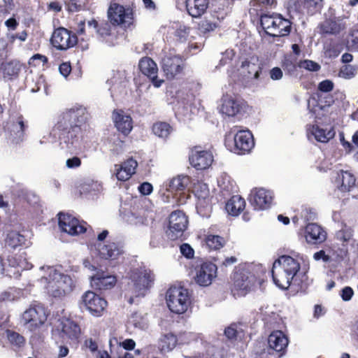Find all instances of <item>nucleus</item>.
<instances>
[{"instance_id":"nucleus-38","label":"nucleus","mask_w":358,"mask_h":358,"mask_svg":"<svg viewBox=\"0 0 358 358\" xmlns=\"http://www.w3.org/2000/svg\"><path fill=\"white\" fill-rule=\"evenodd\" d=\"M347 254V249L343 248L341 250L338 254H335L331 251L326 252L325 250H320L313 255V259L315 261L322 260V262L327 263L332 261H339L343 259Z\"/></svg>"},{"instance_id":"nucleus-5","label":"nucleus","mask_w":358,"mask_h":358,"mask_svg":"<svg viewBox=\"0 0 358 358\" xmlns=\"http://www.w3.org/2000/svg\"><path fill=\"white\" fill-rule=\"evenodd\" d=\"M234 131L226 136V147L235 153L241 155L249 152L255 145L252 134L248 130L238 131L232 135Z\"/></svg>"},{"instance_id":"nucleus-16","label":"nucleus","mask_w":358,"mask_h":358,"mask_svg":"<svg viewBox=\"0 0 358 358\" xmlns=\"http://www.w3.org/2000/svg\"><path fill=\"white\" fill-rule=\"evenodd\" d=\"M272 277L274 283L280 289H287L291 285L292 283L299 286L301 282L306 280L307 277L304 273L302 276L303 279L297 280L292 274L288 272H285L282 270L278 264L273 263L272 268Z\"/></svg>"},{"instance_id":"nucleus-26","label":"nucleus","mask_w":358,"mask_h":358,"mask_svg":"<svg viewBox=\"0 0 358 358\" xmlns=\"http://www.w3.org/2000/svg\"><path fill=\"white\" fill-rule=\"evenodd\" d=\"M90 283L92 287L99 290L109 289L116 283V278L103 271H97L90 277Z\"/></svg>"},{"instance_id":"nucleus-47","label":"nucleus","mask_w":358,"mask_h":358,"mask_svg":"<svg viewBox=\"0 0 358 358\" xmlns=\"http://www.w3.org/2000/svg\"><path fill=\"white\" fill-rule=\"evenodd\" d=\"M358 67L354 65L347 64L341 68L338 76L345 79L354 78L357 73Z\"/></svg>"},{"instance_id":"nucleus-59","label":"nucleus","mask_w":358,"mask_h":358,"mask_svg":"<svg viewBox=\"0 0 358 358\" xmlns=\"http://www.w3.org/2000/svg\"><path fill=\"white\" fill-rule=\"evenodd\" d=\"M123 166L127 167V171L131 172V174H134L136 172V169L138 166V163L133 158H129L127 161L122 163Z\"/></svg>"},{"instance_id":"nucleus-23","label":"nucleus","mask_w":358,"mask_h":358,"mask_svg":"<svg viewBox=\"0 0 358 358\" xmlns=\"http://www.w3.org/2000/svg\"><path fill=\"white\" fill-rule=\"evenodd\" d=\"M112 119L117 129L125 136H127L133 129V120L127 112L117 109L114 110Z\"/></svg>"},{"instance_id":"nucleus-15","label":"nucleus","mask_w":358,"mask_h":358,"mask_svg":"<svg viewBox=\"0 0 358 358\" xmlns=\"http://www.w3.org/2000/svg\"><path fill=\"white\" fill-rule=\"evenodd\" d=\"M87 224L80 223L76 217L69 214H59V227L60 229L71 236L84 233L87 230Z\"/></svg>"},{"instance_id":"nucleus-62","label":"nucleus","mask_w":358,"mask_h":358,"mask_svg":"<svg viewBox=\"0 0 358 358\" xmlns=\"http://www.w3.org/2000/svg\"><path fill=\"white\" fill-rule=\"evenodd\" d=\"M200 29L203 32H209L213 31L216 28V24L208 20L202 21L200 24Z\"/></svg>"},{"instance_id":"nucleus-49","label":"nucleus","mask_w":358,"mask_h":358,"mask_svg":"<svg viewBox=\"0 0 358 358\" xmlns=\"http://www.w3.org/2000/svg\"><path fill=\"white\" fill-rule=\"evenodd\" d=\"M115 169L116 171V177L119 180L126 181L133 175L131 172L127 171V167L123 166L122 164L121 165H115Z\"/></svg>"},{"instance_id":"nucleus-55","label":"nucleus","mask_w":358,"mask_h":358,"mask_svg":"<svg viewBox=\"0 0 358 358\" xmlns=\"http://www.w3.org/2000/svg\"><path fill=\"white\" fill-rule=\"evenodd\" d=\"M181 254L187 259H191L194 257V250L187 243H183L180 247Z\"/></svg>"},{"instance_id":"nucleus-4","label":"nucleus","mask_w":358,"mask_h":358,"mask_svg":"<svg viewBox=\"0 0 358 358\" xmlns=\"http://www.w3.org/2000/svg\"><path fill=\"white\" fill-rule=\"evenodd\" d=\"M261 24L267 34L273 37L285 36L291 31V22L280 14L263 15Z\"/></svg>"},{"instance_id":"nucleus-29","label":"nucleus","mask_w":358,"mask_h":358,"mask_svg":"<svg viewBox=\"0 0 358 358\" xmlns=\"http://www.w3.org/2000/svg\"><path fill=\"white\" fill-rule=\"evenodd\" d=\"M5 247L9 250H15L20 247H27L29 242L25 236L14 229L8 230L4 239Z\"/></svg>"},{"instance_id":"nucleus-3","label":"nucleus","mask_w":358,"mask_h":358,"mask_svg":"<svg viewBox=\"0 0 358 358\" xmlns=\"http://www.w3.org/2000/svg\"><path fill=\"white\" fill-rule=\"evenodd\" d=\"M20 321L24 328L31 334L30 342L32 344L40 343L46 330L45 308L41 305L30 306L22 314Z\"/></svg>"},{"instance_id":"nucleus-8","label":"nucleus","mask_w":358,"mask_h":358,"mask_svg":"<svg viewBox=\"0 0 358 358\" xmlns=\"http://www.w3.org/2000/svg\"><path fill=\"white\" fill-rule=\"evenodd\" d=\"M130 278L133 282L135 296H142L152 286L154 275L150 270L141 268L132 271Z\"/></svg>"},{"instance_id":"nucleus-39","label":"nucleus","mask_w":358,"mask_h":358,"mask_svg":"<svg viewBox=\"0 0 358 358\" xmlns=\"http://www.w3.org/2000/svg\"><path fill=\"white\" fill-rule=\"evenodd\" d=\"M24 124L22 117L17 118L15 123L11 125L10 138L13 142L17 143L22 141L24 137Z\"/></svg>"},{"instance_id":"nucleus-25","label":"nucleus","mask_w":358,"mask_h":358,"mask_svg":"<svg viewBox=\"0 0 358 358\" xmlns=\"http://www.w3.org/2000/svg\"><path fill=\"white\" fill-rule=\"evenodd\" d=\"M139 69L142 73L148 76L152 80L153 85L159 87L164 82L163 80L157 78V66L150 57H143L139 62Z\"/></svg>"},{"instance_id":"nucleus-9","label":"nucleus","mask_w":358,"mask_h":358,"mask_svg":"<svg viewBox=\"0 0 358 358\" xmlns=\"http://www.w3.org/2000/svg\"><path fill=\"white\" fill-rule=\"evenodd\" d=\"M220 101V111L228 117L242 115L249 109L245 101L232 94H224Z\"/></svg>"},{"instance_id":"nucleus-40","label":"nucleus","mask_w":358,"mask_h":358,"mask_svg":"<svg viewBox=\"0 0 358 358\" xmlns=\"http://www.w3.org/2000/svg\"><path fill=\"white\" fill-rule=\"evenodd\" d=\"M21 70V64L17 61H12L2 64L3 77L13 79L18 76Z\"/></svg>"},{"instance_id":"nucleus-6","label":"nucleus","mask_w":358,"mask_h":358,"mask_svg":"<svg viewBox=\"0 0 358 358\" xmlns=\"http://www.w3.org/2000/svg\"><path fill=\"white\" fill-rule=\"evenodd\" d=\"M166 303L169 310L177 314L187 311L190 304L188 290L182 287H172L166 292Z\"/></svg>"},{"instance_id":"nucleus-46","label":"nucleus","mask_w":358,"mask_h":358,"mask_svg":"<svg viewBox=\"0 0 358 358\" xmlns=\"http://www.w3.org/2000/svg\"><path fill=\"white\" fill-rule=\"evenodd\" d=\"M337 240L343 243L345 247V243L350 242L352 237V230L350 227L344 226L341 230L338 231L336 234Z\"/></svg>"},{"instance_id":"nucleus-48","label":"nucleus","mask_w":358,"mask_h":358,"mask_svg":"<svg viewBox=\"0 0 358 358\" xmlns=\"http://www.w3.org/2000/svg\"><path fill=\"white\" fill-rule=\"evenodd\" d=\"M195 196L201 201L208 202L209 200V190L206 184H198L194 189Z\"/></svg>"},{"instance_id":"nucleus-35","label":"nucleus","mask_w":358,"mask_h":358,"mask_svg":"<svg viewBox=\"0 0 358 358\" xmlns=\"http://www.w3.org/2000/svg\"><path fill=\"white\" fill-rule=\"evenodd\" d=\"M209 0H187L186 8L189 15L199 17L204 14L208 7Z\"/></svg>"},{"instance_id":"nucleus-34","label":"nucleus","mask_w":358,"mask_h":358,"mask_svg":"<svg viewBox=\"0 0 358 358\" xmlns=\"http://www.w3.org/2000/svg\"><path fill=\"white\" fill-rule=\"evenodd\" d=\"M285 272H288L297 279V273L300 270L299 262L290 256L282 255L274 262Z\"/></svg>"},{"instance_id":"nucleus-52","label":"nucleus","mask_w":358,"mask_h":358,"mask_svg":"<svg viewBox=\"0 0 358 358\" xmlns=\"http://www.w3.org/2000/svg\"><path fill=\"white\" fill-rule=\"evenodd\" d=\"M48 62V58L42 55L36 54L33 55L29 60V65L31 66H43Z\"/></svg>"},{"instance_id":"nucleus-42","label":"nucleus","mask_w":358,"mask_h":358,"mask_svg":"<svg viewBox=\"0 0 358 358\" xmlns=\"http://www.w3.org/2000/svg\"><path fill=\"white\" fill-rule=\"evenodd\" d=\"M343 29L340 22L327 20L320 24V30L327 34H337Z\"/></svg>"},{"instance_id":"nucleus-17","label":"nucleus","mask_w":358,"mask_h":358,"mask_svg":"<svg viewBox=\"0 0 358 358\" xmlns=\"http://www.w3.org/2000/svg\"><path fill=\"white\" fill-rule=\"evenodd\" d=\"M51 43L57 49L65 50L77 43V37L76 35H71L66 29L60 27L54 31Z\"/></svg>"},{"instance_id":"nucleus-13","label":"nucleus","mask_w":358,"mask_h":358,"mask_svg":"<svg viewBox=\"0 0 358 358\" xmlns=\"http://www.w3.org/2000/svg\"><path fill=\"white\" fill-rule=\"evenodd\" d=\"M217 275V266L212 262H203L196 268L194 278L199 286L208 287L213 283Z\"/></svg>"},{"instance_id":"nucleus-60","label":"nucleus","mask_w":358,"mask_h":358,"mask_svg":"<svg viewBox=\"0 0 358 358\" xmlns=\"http://www.w3.org/2000/svg\"><path fill=\"white\" fill-rule=\"evenodd\" d=\"M179 338L181 343H189L196 338V335L192 332H184L180 335Z\"/></svg>"},{"instance_id":"nucleus-12","label":"nucleus","mask_w":358,"mask_h":358,"mask_svg":"<svg viewBox=\"0 0 358 358\" xmlns=\"http://www.w3.org/2000/svg\"><path fill=\"white\" fill-rule=\"evenodd\" d=\"M108 18L113 26L127 27L131 23L132 13L118 3H111L108 9Z\"/></svg>"},{"instance_id":"nucleus-31","label":"nucleus","mask_w":358,"mask_h":358,"mask_svg":"<svg viewBox=\"0 0 358 358\" xmlns=\"http://www.w3.org/2000/svg\"><path fill=\"white\" fill-rule=\"evenodd\" d=\"M288 338L281 331L272 332L268 338V346L278 352H284L288 345Z\"/></svg>"},{"instance_id":"nucleus-50","label":"nucleus","mask_w":358,"mask_h":358,"mask_svg":"<svg viewBox=\"0 0 358 358\" xmlns=\"http://www.w3.org/2000/svg\"><path fill=\"white\" fill-rule=\"evenodd\" d=\"M241 331L242 329H241L240 325L232 324L225 329L224 334L229 339H233L236 338Z\"/></svg>"},{"instance_id":"nucleus-57","label":"nucleus","mask_w":358,"mask_h":358,"mask_svg":"<svg viewBox=\"0 0 358 358\" xmlns=\"http://www.w3.org/2000/svg\"><path fill=\"white\" fill-rule=\"evenodd\" d=\"M252 6H258L259 8L272 7L276 3V0H252Z\"/></svg>"},{"instance_id":"nucleus-64","label":"nucleus","mask_w":358,"mask_h":358,"mask_svg":"<svg viewBox=\"0 0 358 358\" xmlns=\"http://www.w3.org/2000/svg\"><path fill=\"white\" fill-rule=\"evenodd\" d=\"M138 190L143 195H149L152 193L153 187L150 182H145L138 187Z\"/></svg>"},{"instance_id":"nucleus-54","label":"nucleus","mask_w":358,"mask_h":358,"mask_svg":"<svg viewBox=\"0 0 358 358\" xmlns=\"http://www.w3.org/2000/svg\"><path fill=\"white\" fill-rule=\"evenodd\" d=\"M334 83L330 80H324L318 84L317 89L322 92H329L333 90Z\"/></svg>"},{"instance_id":"nucleus-18","label":"nucleus","mask_w":358,"mask_h":358,"mask_svg":"<svg viewBox=\"0 0 358 358\" xmlns=\"http://www.w3.org/2000/svg\"><path fill=\"white\" fill-rule=\"evenodd\" d=\"M187 218L180 210L173 212L169 217V229L168 235L175 240L181 236L187 226Z\"/></svg>"},{"instance_id":"nucleus-56","label":"nucleus","mask_w":358,"mask_h":358,"mask_svg":"<svg viewBox=\"0 0 358 358\" xmlns=\"http://www.w3.org/2000/svg\"><path fill=\"white\" fill-rule=\"evenodd\" d=\"M189 32V27L185 25H180L177 29L176 34L180 41H185Z\"/></svg>"},{"instance_id":"nucleus-28","label":"nucleus","mask_w":358,"mask_h":358,"mask_svg":"<svg viewBox=\"0 0 358 358\" xmlns=\"http://www.w3.org/2000/svg\"><path fill=\"white\" fill-rule=\"evenodd\" d=\"M304 236L307 243L310 244H319L327 238L325 231L315 223H310L305 227Z\"/></svg>"},{"instance_id":"nucleus-43","label":"nucleus","mask_w":358,"mask_h":358,"mask_svg":"<svg viewBox=\"0 0 358 358\" xmlns=\"http://www.w3.org/2000/svg\"><path fill=\"white\" fill-rule=\"evenodd\" d=\"M206 245L212 250H219L224 245L222 237L216 235H208L205 238Z\"/></svg>"},{"instance_id":"nucleus-27","label":"nucleus","mask_w":358,"mask_h":358,"mask_svg":"<svg viewBox=\"0 0 358 358\" xmlns=\"http://www.w3.org/2000/svg\"><path fill=\"white\" fill-rule=\"evenodd\" d=\"M262 70V64L256 55L250 57L241 65L242 73L246 74L251 79L258 80Z\"/></svg>"},{"instance_id":"nucleus-30","label":"nucleus","mask_w":358,"mask_h":358,"mask_svg":"<svg viewBox=\"0 0 358 358\" xmlns=\"http://www.w3.org/2000/svg\"><path fill=\"white\" fill-rule=\"evenodd\" d=\"M190 183V179L187 176H178L166 182L163 188L173 196L182 192Z\"/></svg>"},{"instance_id":"nucleus-45","label":"nucleus","mask_w":358,"mask_h":358,"mask_svg":"<svg viewBox=\"0 0 358 358\" xmlns=\"http://www.w3.org/2000/svg\"><path fill=\"white\" fill-rule=\"evenodd\" d=\"M6 337L9 343L14 347L20 348L24 343V337L17 332L12 330H6Z\"/></svg>"},{"instance_id":"nucleus-20","label":"nucleus","mask_w":358,"mask_h":358,"mask_svg":"<svg viewBox=\"0 0 358 358\" xmlns=\"http://www.w3.org/2000/svg\"><path fill=\"white\" fill-rule=\"evenodd\" d=\"M94 247L99 257L104 259H117L124 252L122 245L115 242L98 243Z\"/></svg>"},{"instance_id":"nucleus-24","label":"nucleus","mask_w":358,"mask_h":358,"mask_svg":"<svg viewBox=\"0 0 358 358\" xmlns=\"http://www.w3.org/2000/svg\"><path fill=\"white\" fill-rule=\"evenodd\" d=\"M213 162V154L210 151L194 150L189 156V162L197 169H205Z\"/></svg>"},{"instance_id":"nucleus-51","label":"nucleus","mask_w":358,"mask_h":358,"mask_svg":"<svg viewBox=\"0 0 358 358\" xmlns=\"http://www.w3.org/2000/svg\"><path fill=\"white\" fill-rule=\"evenodd\" d=\"M299 66L300 68L304 69L310 71H318L321 68L319 64L309 59H305L303 61L300 62Z\"/></svg>"},{"instance_id":"nucleus-33","label":"nucleus","mask_w":358,"mask_h":358,"mask_svg":"<svg viewBox=\"0 0 358 358\" xmlns=\"http://www.w3.org/2000/svg\"><path fill=\"white\" fill-rule=\"evenodd\" d=\"M178 344L177 336L173 333L161 334L158 338L156 347L162 354L171 352Z\"/></svg>"},{"instance_id":"nucleus-32","label":"nucleus","mask_w":358,"mask_h":358,"mask_svg":"<svg viewBox=\"0 0 358 358\" xmlns=\"http://www.w3.org/2000/svg\"><path fill=\"white\" fill-rule=\"evenodd\" d=\"M335 182L339 191L347 192H350L355 187L356 178L350 172L341 171L337 173Z\"/></svg>"},{"instance_id":"nucleus-53","label":"nucleus","mask_w":358,"mask_h":358,"mask_svg":"<svg viewBox=\"0 0 358 358\" xmlns=\"http://www.w3.org/2000/svg\"><path fill=\"white\" fill-rule=\"evenodd\" d=\"M129 322L131 323L136 327L143 329L145 327V322L144 319L138 313H134L131 315L129 319Z\"/></svg>"},{"instance_id":"nucleus-61","label":"nucleus","mask_w":358,"mask_h":358,"mask_svg":"<svg viewBox=\"0 0 358 358\" xmlns=\"http://www.w3.org/2000/svg\"><path fill=\"white\" fill-rule=\"evenodd\" d=\"M81 165V160L78 157H73L66 159V166L68 169H76Z\"/></svg>"},{"instance_id":"nucleus-1","label":"nucleus","mask_w":358,"mask_h":358,"mask_svg":"<svg viewBox=\"0 0 358 358\" xmlns=\"http://www.w3.org/2000/svg\"><path fill=\"white\" fill-rule=\"evenodd\" d=\"M87 119L86 108L76 105L59 115L49 136L58 135L60 145L69 150L76 148L82 137V127Z\"/></svg>"},{"instance_id":"nucleus-58","label":"nucleus","mask_w":358,"mask_h":358,"mask_svg":"<svg viewBox=\"0 0 358 358\" xmlns=\"http://www.w3.org/2000/svg\"><path fill=\"white\" fill-rule=\"evenodd\" d=\"M269 76L272 80H280L283 77V72L279 67H273L269 71Z\"/></svg>"},{"instance_id":"nucleus-36","label":"nucleus","mask_w":358,"mask_h":358,"mask_svg":"<svg viewBox=\"0 0 358 358\" xmlns=\"http://www.w3.org/2000/svg\"><path fill=\"white\" fill-rule=\"evenodd\" d=\"M59 328L63 336H66L71 339H76L80 334V329L78 324L68 318H62L60 320Z\"/></svg>"},{"instance_id":"nucleus-41","label":"nucleus","mask_w":358,"mask_h":358,"mask_svg":"<svg viewBox=\"0 0 358 358\" xmlns=\"http://www.w3.org/2000/svg\"><path fill=\"white\" fill-rule=\"evenodd\" d=\"M152 129L156 136L164 140L167 139L173 131L171 126L164 122H157L155 123L152 125Z\"/></svg>"},{"instance_id":"nucleus-22","label":"nucleus","mask_w":358,"mask_h":358,"mask_svg":"<svg viewBox=\"0 0 358 358\" xmlns=\"http://www.w3.org/2000/svg\"><path fill=\"white\" fill-rule=\"evenodd\" d=\"M87 26L90 29H94L99 36L108 45H115L117 36L112 32L111 26L108 22L98 23L95 20H89Z\"/></svg>"},{"instance_id":"nucleus-11","label":"nucleus","mask_w":358,"mask_h":358,"mask_svg":"<svg viewBox=\"0 0 358 358\" xmlns=\"http://www.w3.org/2000/svg\"><path fill=\"white\" fill-rule=\"evenodd\" d=\"M31 264L26 259L25 254H21L8 259V266L2 262L0 258V273L9 276L10 278H18L23 270H28Z\"/></svg>"},{"instance_id":"nucleus-21","label":"nucleus","mask_w":358,"mask_h":358,"mask_svg":"<svg viewBox=\"0 0 358 358\" xmlns=\"http://www.w3.org/2000/svg\"><path fill=\"white\" fill-rule=\"evenodd\" d=\"M306 132L308 140H315L320 143H327L336 134L333 127L322 128L317 124L308 125Z\"/></svg>"},{"instance_id":"nucleus-14","label":"nucleus","mask_w":358,"mask_h":358,"mask_svg":"<svg viewBox=\"0 0 358 358\" xmlns=\"http://www.w3.org/2000/svg\"><path fill=\"white\" fill-rule=\"evenodd\" d=\"M82 304L92 315L99 317L104 311L107 301L94 292L87 291L82 296Z\"/></svg>"},{"instance_id":"nucleus-7","label":"nucleus","mask_w":358,"mask_h":358,"mask_svg":"<svg viewBox=\"0 0 358 358\" xmlns=\"http://www.w3.org/2000/svg\"><path fill=\"white\" fill-rule=\"evenodd\" d=\"M232 292L234 295L245 296L255 287L257 278L248 270H238L233 277Z\"/></svg>"},{"instance_id":"nucleus-63","label":"nucleus","mask_w":358,"mask_h":358,"mask_svg":"<svg viewBox=\"0 0 358 358\" xmlns=\"http://www.w3.org/2000/svg\"><path fill=\"white\" fill-rule=\"evenodd\" d=\"M354 294L353 289L350 287H345L341 292V296L345 301H350Z\"/></svg>"},{"instance_id":"nucleus-19","label":"nucleus","mask_w":358,"mask_h":358,"mask_svg":"<svg viewBox=\"0 0 358 358\" xmlns=\"http://www.w3.org/2000/svg\"><path fill=\"white\" fill-rule=\"evenodd\" d=\"M273 199V192L264 188H255L250 194V201L255 210L267 209L270 207Z\"/></svg>"},{"instance_id":"nucleus-44","label":"nucleus","mask_w":358,"mask_h":358,"mask_svg":"<svg viewBox=\"0 0 358 358\" xmlns=\"http://www.w3.org/2000/svg\"><path fill=\"white\" fill-rule=\"evenodd\" d=\"M110 152L112 155L117 156L124 151V141L118 136H114L109 143Z\"/></svg>"},{"instance_id":"nucleus-10","label":"nucleus","mask_w":358,"mask_h":358,"mask_svg":"<svg viewBox=\"0 0 358 358\" xmlns=\"http://www.w3.org/2000/svg\"><path fill=\"white\" fill-rule=\"evenodd\" d=\"M162 69L167 79L172 80L179 76L183 69V61L175 52H165L162 58Z\"/></svg>"},{"instance_id":"nucleus-37","label":"nucleus","mask_w":358,"mask_h":358,"mask_svg":"<svg viewBox=\"0 0 358 358\" xmlns=\"http://www.w3.org/2000/svg\"><path fill=\"white\" fill-rule=\"evenodd\" d=\"M245 201L239 195L233 196L226 203V210L232 216L238 215L245 208Z\"/></svg>"},{"instance_id":"nucleus-2","label":"nucleus","mask_w":358,"mask_h":358,"mask_svg":"<svg viewBox=\"0 0 358 358\" xmlns=\"http://www.w3.org/2000/svg\"><path fill=\"white\" fill-rule=\"evenodd\" d=\"M38 281L47 293L53 297H62L72 292L75 280L55 266H43L38 270Z\"/></svg>"}]
</instances>
